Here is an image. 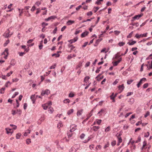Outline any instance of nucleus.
<instances>
[{
	"label": "nucleus",
	"instance_id": "nucleus-14",
	"mask_svg": "<svg viewBox=\"0 0 152 152\" xmlns=\"http://www.w3.org/2000/svg\"><path fill=\"white\" fill-rule=\"evenodd\" d=\"M83 110L82 109L80 110H79L77 111V116H79L82 115L83 113Z\"/></svg>",
	"mask_w": 152,
	"mask_h": 152
},
{
	"label": "nucleus",
	"instance_id": "nucleus-31",
	"mask_svg": "<svg viewBox=\"0 0 152 152\" xmlns=\"http://www.w3.org/2000/svg\"><path fill=\"white\" fill-rule=\"evenodd\" d=\"M10 126L12 127V130L16 129L17 128V126L15 125L11 124L10 125Z\"/></svg>",
	"mask_w": 152,
	"mask_h": 152
},
{
	"label": "nucleus",
	"instance_id": "nucleus-5",
	"mask_svg": "<svg viewBox=\"0 0 152 152\" xmlns=\"http://www.w3.org/2000/svg\"><path fill=\"white\" fill-rule=\"evenodd\" d=\"M121 60L122 58H120L118 59L117 61L115 62H112V63L113 64V65L114 66H117L118 64V63L121 61Z\"/></svg>",
	"mask_w": 152,
	"mask_h": 152
},
{
	"label": "nucleus",
	"instance_id": "nucleus-8",
	"mask_svg": "<svg viewBox=\"0 0 152 152\" xmlns=\"http://www.w3.org/2000/svg\"><path fill=\"white\" fill-rule=\"evenodd\" d=\"M118 140L117 145L118 146L120 145V144L122 142V139H121V138L120 137V134H119L118 136Z\"/></svg>",
	"mask_w": 152,
	"mask_h": 152
},
{
	"label": "nucleus",
	"instance_id": "nucleus-32",
	"mask_svg": "<svg viewBox=\"0 0 152 152\" xmlns=\"http://www.w3.org/2000/svg\"><path fill=\"white\" fill-rule=\"evenodd\" d=\"M42 42L43 40H42L40 43V45L39 46V48L40 50H41L42 49L43 47Z\"/></svg>",
	"mask_w": 152,
	"mask_h": 152
},
{
	"label": "nucleus",
	"instance_id": "nucleus-1",
	"mask_svg": "<svg viewBox=\"0 0 152 152\" xmlns=\"http://www.w3.org/2000/svg\"><path fill=\"white\" fill-rule=\"evenodd\" d=\"M8 55V49L7 48L5 49L4 51L2 53V55H4L3 58L5 59H7Z\"/></svg>",
	"mask_w": 152,
	"mask_h": 152
},
{
	"label": "nucleus",
	"instance_id": "nucleus-26",
	"mask_svg": "<svg viewBox=\"0 0 152 152\" xmlns=\"http://www.w3.org/2000/svg\"><path fill=\"white\" fill-rule=\"evenodd\" d=\"M21 136V134L20 133H18L16 135V138L17 139H19Z\"/></svg>",
	"mask_w": 152,
	"mask_h": 152
},
{
	"label": "nucleus",
	"instance_id": "nucleus-29",
	"mask_svg": "<svg viewBox=\"0 0 152 152\" xmlns=\"http://www.w3.org/2000/svg\"><path fill=\"white\" fill-rule=\"evenodd\" d=\"M73 111L74 110L73 109H70L68 111L67 113L68 115H70L73 112Z\"/></svg>",
	"mask_w": 152,
	"mask_h": 152
},
{
	"label": "nucleus",
	"instance_id": "nucleus-13",
	"mask_svg": "<svg viewBox=\"0 0 152 152\" xmlns=\"http://www.w3.org/2000/svg\"><path fill=\"white\" fill-rule=\"evenodd\" d=\"M74 23L75 21L74 20H69L67 22L66 24L67 25L69 26L72 25Z\"/></svg>",
	"mask_w": 152,
	"mask_h": 152
},
{
	"label": "nucleus",
	"instance_id": "nucleus-40",
	"mask_svg": "<svg viewBox=\"0 0 152 152\" xmlns=\"http://www.w3.org/2000/svg\"><path fill=\"white\" fill-rule=\"evenodd\" d=\"M10 42V41H9V40H7L6 41V42H5V43H4V47H5Z\"/></svg>",
	"mask_w": 152,
	"mask_h": 152
},
{
	"label": "nucleus",
	"instance_id": "nucleus-19",
	"mask_svg": "<svg viewBox=\"0 0 152 152\" xmlns=\"http://www.w3.org/2000/svg\"><path fill=\"white\" fill-rule=\"evenodd\" d=\"M47 105L48 104H47L45 103V104H42V106L44 110H46L47 109V108L48 107V105Z\"/></svg>",
	"mask_w": 152,
	"mask_h": 152
},
{
	"label": "nucleus",
	"instance_id": "nucleus-21",
	"mask_svg": "<svg viewBox=\"0 0 152 152\" xmlns=\"http://www.w3.org/2000/svg\"><path fill=\"white\" fill-rule=\"evenodd\" d=\"M120 56V55L118 53H117L115 54V57H113V59L114 60H115V59H118V58H119Z\"/></svg>",
	"mask_w": 152,
	"mask_h": 152
},
{
	"label": "nucleus",
	"instance_id": "nucleus-35",
	"mask_svg": "<svg viewBox=\"0 0 152 152\" xmlns=\"http://www.w3.org/2000/svg\"><path fill=\"white\" fill-rule=\"evenodd\" d=\"M125 44L124 42H120L118 43V45L120 47L123 46Z\"/></svg>",
	"mask_w": 152,
	"mask_h": 152
},
{
	"label": "nucleus",
	"instance_id": "nucleus-28",
	"mask_svg": "<svg viewBox=\"0 0 152 152\" xmlns=\"http://www.w3.org/2000/svg\"><path fill=\"white\" fill-rule=\"evenodd\" d=\"M70 100L69 99H66L63 101V102L64 103H69L70 102Z\"/></svg>",
	"mask_w": 152,
	"mask_h": 152
},
{
	"label": "nucleus",
	"instance_id": "nucleus-33",
	"mask_svg": "<svg viewBox=\"0 0 152 152\" xmlns=\"http://www.w3.org/2000/svg\"><path fill=\"white\" fill-rule=\"evenodd\" d=\"M11 84V83H10L9 81H8L6 83L5 86L6 87H7L9 86Z\"/></svg>",
	"mask_w": 152,
	"mask_h": 152
},
{
	"label": "nucleus",
	"instance_id": "nucleus-2",
	"mask_svg": "<svg viewBox=\"0 0 152 152\" xmlns=\"http://www.w3.org/2000/svg\"><path fill=\"white\" fill-rule=\"evenodd\" d=\"M146 80V79L145 78H142L140 80L139 82L137 84L138 88H139L142 83Z\"/></svg>",
	"mask_w": 152,
	"mask_h": 152
},
{
	"label": "nucleus",
	"instance_id": "nucleus-22",
	"mask_svg": "<svg viewBox=\"0 0 152 152\" xmlns=\"http://www.w3.org/2000/svg\"><path fill=\"white\" fill-rule=\"evenodd\" d=\"M5 130L6 131L7 133V134H8L10 133L11 131L12 130V129H10L8 128H7L5 129Z\"/></svg>",
	"mask_w": 152,
	"mask_h": 152
},
{
	"label": "nucleus",
	"instance_id": "nucleus-9",
	"mask_svg": "<svg viewBox=\"0 0 152 152\" xmlns=\"http://www.w3.org/2000/svg\"><path fill=\"white\" fill-rule=\"evenodd\" d=\"M88 33H89L88 31H85L81 34V37L82 38L85 37L88 34Z\"/></svg>",
	"mask_w": 152,
	"mask_h": 152
},
{
	"label": "nucleus",
	"instance_id": "nucleus-45",
	"mask_svg": "<svg viewBox=\"0 0 152 152\" xmlns=\"http://www.w3.org/2000/svg\"><path fill=\"white\" fill-rule=\"evenodd\" d=\"M48 25V23H45L44 22L42 23V26L43 27L45 28V27Z\"/></svg>",
	"mask_w": 152,
	"mask_h": 152
},
{
	"label": "nucleus",
	"instance_id": "nucleus-46",
	"mask_svg": "<svg viewBox=\"0 0 152 152\" xmlns=\"http://www.w3.org/2000/svg\"><path fill=\"white\" fill-rule=\"evenodd\" d=\"M23 9H22L21 10V11H20V12H19V17H20L21 16H22V14L23 13Z\"/></svg>",
	"mask_w": 152,
	"mask_h": 152
},
{
	"label": "nucleus",
	"instance_id": "nucleus-37",
	"mask_svg": "<svg viewBox=\"0 0 152 152\" xmlns=\"http://www.w3.org/2000/svg\"><path fill=\"white\" fill-rule=\"evenodd\" d=\"M15 64L13 63V64H12V63L10 64V66H9L7 69H6V70H8L12 66V65L14 66L15 65Z\"/></svg>",
	"mask_w": 152,
	"mask_h": 152
},
{
	"label": "nucleus",
	"instance_id": "nucleus-59",
	"mask_svg": "<svg viewBox=\"0 0 152 152\" xmlns=\"http://www.w3.org/2000/svg\"><path fill=\"white\" fill-rule=\"evenodd\" d=\"M5 90V88H1V93H4V91Z\"/></svg>",
	"mask_w": 152,
	"mask_h": 152
},
{
	"label": "nucleus",
	"instance_id": "nucleus-4",
	"mask_svg": "<svg viewBox=\"0 0 152 152\" xmlns=\"http://www.w3.org/2000/svg\"><path fill=\"white\" fill-rule=\"evenodd\" d=\"M147 33H146L143 34L139 35L137 34H136L135 37L137 39H139L141 37H146L147 36Z\"/></svg>",
	"mask_w": 152,
	"mask_h": 152
},
{
	"label": "nucleus",
	"instance_id": "nucleus-52",
	"mask_svg": "<svg viewBox=\"0 0 152 152\" xmlns=\"http://www.w3.org/2000/svg\"><path fill=\"white\" fill-rule=\"evenodd\" d=\"M85 136V134H84L83 133L80 135V137L81 139H83V138H84V137Z\"/></svg>",
	"mask_w": 152,
	"mask_h": 152
},
{
	"label": "nucleus",
	"instance_id": "nucleus-48",
	"mask_svg": "<svg viewBox=\"0 0 152 152\" xmlns=\"http://www.w3.org/2000/svg\"><path fill=\"white\" fill-rule=\"evenodd\" d=\"M133 80H128L127 81V83L128 84H130L133 82Z\"/></svg>",
	"mask_w": 152,
	"mask_h": 152
},
{
	"label": "nucleus",
	"instance_id": "nucleus-58",
	"mask_svg": "<svg viewBox=\"0 0 152 152\" xmlns=\"http://www.w3.org/2000/svg\"><path fill=\"white\" fill-rule=\"evenodd\" d=\"M149 115H150V112L149 111H148V112H147V113H146L145 115V118H146Z\"/></svg>",
	"mask_w": 152,
	"mask_h": 152
},
{
	"label": "nucleus",
	"instance_id": "nucleus-34",
	"mask_svg": "<svg viewBox=\"0 0 152 152\" xmlns=\"http://www.w3.org/2000/svg\"><path fill=\"white\" fill-rule=\"evenodd\" d=\"M90 77L89 76H86L85 77L84 80V82H86V81H88L89 79H90Z\"/></svg>",
	"mask_w": 152,
	"mask_h": 152
},
{
	"label": "nucleus",
	"instance_id": "nucleus-39",
	"mask_svg": "<svg viewBox=\"0 0 152 152\" xmlns=\"http://www.w3.org/2000/svg\"><path fill=\"white\" fill-rule=\"evenodd\" d=\"M106 48H104L102 49L101 51V53H103L104 52L105 53H106L108 51H106Z\"/></svg>",
	"mask_w": 152,
	"mask_h": 152
},
{
	"label": "nucleus",
	"instance_id": "nucleus-11",
	"mask_svg": "<svg viewBox=\"0 0 152 152\" xmlns=\"http://www.w3.org/2000/svg\"><path fill=\"white\" fill-rule=\"evenodd\" d=\"M10 32L9 31V30H8L4 34L3 36H4L5 37H9L10 35L9 34V33Z\"/></svg>",
	"mask_w": 152,
	"mask_h": 152
},
{
	"label": "nucleus",
	"instance_id": "nucleus-10",
	"mask_svg": "<svg viewBox=\"0 0 152 152\" xmlns=\"http://www.w3.org/2000/svg\"><path fill=\"white\" fill-rule=\"evenodd\" d=\"M116 97V95L114 96V93H113L112 94V95L110 96V99H111L113 100V102H114L115 101V98Z\"/></svg>",
	"mask_w": 152,
	"mask_h": 152
},
{
	"label": "nucleus",
	"instance_id": "nucleus-49",
	"mask_svg": "<svg viewBox=\"0 0 152 152\" xmlns=\"http://www.w3.org/2000/svg\"><path fill=\"white\" fill-rule=\"evenodd\" d=\"M133 32L132 31V32H131L130 34L127 36V38H130L132 36V35L133 34Z\"/></svg>",
	"mask_w": 152,
	"mask_h": 152
},
{
	"label": "nucleus",
	"instance_id": "nucleus-38",
	"mask_svg": "<svg viewBox=\"0 0 152 152\" xmlns=\"http://www.w3.org/2000/svg\"><path fill=\"white\" fill-rule=\"evenodd\" d=\"M103 0H97V1L96 2V4L98 5L101 4V1H102Z\"/></svg>",
	"mask_w": 152,
	"mask_h": 152
},
{
	"label": "nucleus",
	"instance_id": "nucleus-17",
	"mask_svg": "<svg viewBox=\"0 0 152 152\" xmlns=\"http://www.w3.org/2000/svg\"><path fill=\"white\" fill-rule=\"evenodd\" d=\"M124 85L122 84L120 85L118 87V88L120 90H121V92L124 89Z\"/></svg>",
	"mask_w": 152,
	"mask_h": 152
},
{
	"label": "nucleus",
	"instance_id": "nucleus-16",
	"mask_svg": "<svg viewBox=\"0 0 152 152\" xmlns=\"http://www.w3.org/2000/svg\"><path fill=\"white\" fill-rule=\"evenodd\" d=\"M147 66L148 68V69L149 70L150 69H152V61H151V63L150 64H149V65L148 64L145 65Z\"/></svg>",
	"mask_w": 152,
	"mask_h": 152
},
{
	"label": "nucleus",
	"instance_id": "nucleus-42",
	"mask_svg": "<svg viewBox=\"0 0 152 152\" xmlns=\"http://www.w3.org/2000/svg\"><path fill=\"white\" fill-rule=\"evenodd\" d=\"M26 143L27 144H29L31 142V140L30 139H27L26 140Z\"/></svg>",
	"mask_w": 152,
	"mask_h": 152
},
{
	"label": "nucleus",
	"instance_id": "nucleus-43",
	"mask_svg": "<svg viewBox=\"0 0 152 152\" xmlns=\"http://www.w3.org/2000/svg\"><path fill=\"white\" fill-rule=\"evenodd\" d=\"M68 47L69 48H71V50H73L75 48V47L73 46V45H69Z\"/></svg>",
	"mask_w": 152,
	"mask_h": 152
},
{
	"label": "nucleus",
	"instance_id": "nucleus-60",
	"mask_svg": "<svg viewBox=\"0 0 152 152\" xmlns=\"http://www.w3.org/2000/svg\"><path fill=\"white\" fill-rule=\"evenodd\" d=\"M115 34L116 35H118L120 33V31H114Z\"/></svg>",
	"mask_w": 152,
	"mask_h": 152
},
{
	"label": "nucleus",
	"instance_id": "nucleus-57",
	"mask_svg": "<svg viewBox=\"0 0 152 152\" xmlns=\"http://www.w3.org/2000/svg\"><path fill=\"white\" fill-rule=\"evenodd\" d=\"M18 80V79L17 78L12 79L13 82H17Z\"/></svg>",
	"mask_w": 152,
	"mask_h": 152
},
{
	"label": "nucleus",
	"instance_id": "nucleus-36",
	"mask_svg": "<svg viewBox=\"0 0 152 152\" xmlns=\"http://www.w3.org/2000/svg\"><path fill=\"white\" fill-rule=\"evenodd\" d=\"M19 93L18 92H16L15 93L12 95V98H15L16 96L18 95V94Z\"/></svg>",
	"mask_w": 152,
	"mask_h": 152
},
{
	"label": "nucleus",
	"instance_id": "nucleus-6",
	"mask_svg": "<svg viewBox=\"0 0 152 152\" xmlns=\"http://www.w3.org/2000/svg\"><path fill=\"white\" fill-rule=\"evenodd\" d=\"M36 98V97H35V94L32 95L31 96L30 99H31L32 101V103L33 104H34L35 103Z\"/></svg>",
	"mask_w": 152,
	"mask_h": 152
},
{
	"label": "nucleus",
	"instance_id": "nucleus-25",
	"mask_svg": "<svg viewBox=\"0 0 152 152\" xmlns=\"http://www.w3.org/2000/svg\"><path fill=\"white\" fill-rule=\"evenodd\" d=\"M136 42H137L136 41H133L131 42H128L127 44H129V45H133L134 44H135V43H136Z\"/></svg>",
	"mask_w": 152,
	"mask_h": 152
},
{
	"label": "nucleus",
	"instance_id": "nucleus-53",
	"mask_svg": "<svg viewBox=\"0 0 152 152\" xmlns=\"http://www.w3.org/2000/svg\"><path fill=\"white\" fill-rule=\"evenodd\" d=\"M102 40V38H99V39H97L96 41V43L98 44Z\"/></svg>",
	"mask_w": 152,
	"mask_h": 152
},
{
	"label": "nucleus",
	"instance_id": "nucleus-20",
	"mask_svg": "<svg viewBox=\"0 0 152 152\" xmlns=\"http://www.w3.org/2000/svg\"><path fill=\"white\" fill-rule=\"evenodd\" d=\"M70 128L71 129L70 130V131L71 132H72L74 131L76 129V126H74L73 127H72V126H70Z\"/></svg>",
	"mask_w": 152,
	"mask_h": 152
},
{
	"label": "nucleus",
	"instance_id": "nucleus-50",
	"mask_svg": "<svg viewBox=\"0 0 152 152\" xmlns=\"http://www.w3.org/2000/svg\"><path fill=\"white\" fill-rule=\"evenodd\" d=\"M45 117L44 116H42L41 117L40 119V120H41V121L42 122H43L45 120Z\"/></svg>",
	"mask_w": 152,
	"mask_h": 152
},
{
	"label": "nucleus",
	"instance_id": "nucleus-54",
	"mask_svg": "<svg viewBox=\"0 0 152 152\" xmlns=\"http://www.w3.org/2000/svg\"><path fill=\"white\" fill-rule=\"evenodd\" d=\"M116 144V142L115 141H113L111 142V145L113 146H114Z\"/></svg>",
	"mask_w": 152,
	"mask_h": 152
},
{
	"label": "nucleus",
	"instance_id": "nucleus-18",
	"mask_svg": "<svg viewBox=\"0 0 152 152\" xmlns=\"http://www.w3.org/2000/svg\"><path fill=\"white\" fill-rule=\"evenodd\" d=\"M31 131L28 129L27 130L26 132L24 134V136H27L28 134H30V133Z\"/></svg>",
	"mask_w": 152,
	"mask_h": 152
},
{
	"label": "nucleus",
	"instance_id": "nucleus-24",
	"mask_svg": "<svg viewBox=\"0 0 152 152\" xmlns=\"http://www.w3.org/2000/svg\"><path fill=\"white\" fill-rule=\"evenodd\" d=\"M93 110H92L91 112L87 115V118H89L92 115Z\"/></svg>",
	"mask_w": 152,
	"mask_h": 152
},
{
	"label": "nucleus",
	"instance_id": "nucleus-27",
	"mask_svg": "<svg viewBox=\"0 0 152 152\" xmlns=\"http://www.w3.org/2000/svg\"><path fill=\"white\" fill-rule=\"evenodd\" d=\"M110 130V126H108L105 130V131L106 132H109Z\"/></svg>",
	"mask_w": 152,
	"mask_h": 152
},
{
	"label": "nucleus",
	"instance_id": "nucleus-30",
	"mask_svg": "<svg viewBox=\"0 0 152 152\" xmlns=\"http://www.w3.org/2000/svg\"><path fill=\"white\" fill-rule=\"evenodd\" d=\"M96 121L98 124L100 125L102 122V120L101 119H96Z\"/></svg>",
	"mask_w": 152,
	"mask_h": 152
},
{
	"label": "nucleus",
	"instance_id": "nucleus-7",
	"mask_svg": "<svg viewBox=\"0 0 152 152\" xmlns=\"http://www.w3.org/2000/svg\"><path fill=\"white\" fill-rule=\"evenodd\" d=\"M99 128L100 127L99 126H93L91 129L94 131L96 132L97 131Z\"/></svg>",
	"mask_w": 152,
	"mask_h": 152
},
{
	"label": "nucleus",
	"instance_id": "nucleus-63",
	"mask_svg": "<svg viewBox=\"0 0 152 152\" xmlns=\"http://www.w3.org/2000/svg\"><path fill=\"white\" fill-rule=\"evenodd\" d=\"M52 56L53 57L54 56H56V57H58L59 56V55L58 54H57L56 53H54V54H53L52 55Z\"/></svg>",
	"mask_w": 152,
	"mask_h": 152
},
{
	"label": "nucleus",
	"instance_id": "nucleus-23",
	"mask_svg": "<svg viewBox=\"0 0 152 152\" xmlns=\"http://www.w3.org/2000/svg\"><path fill=\"white\" fill-rule=\"evenodd\" d=\"M48 111L50 113H52L53 111V108L51 107H49L48 109Z\"/></svg>",
	"mask_w": 152,
	"mask_h": 152
},
{
	"label": "nucleus",
	"instance_id": "nucleus-51",
	"mask_svg": "<svg viewBox=\"0 0 152 152\" xmlns=\"http://www.w3.org/2000/svg\"><path fill=\"white\" fill-rule=\"evenodd\" d=\"M148 86V84L147 83H146L145 84H144V85L143 86V88H147Z\"/></svg>",
	"mask_w": 152,
	"mask_h": 152
},
{
	"label": "nucleus",
	"instance_id": "nucleus-3",
	"mask_svg": "<svg viewBox=\"0 0 152 152\" xmlns=\"http://www.w3.org/2000/svg\"><path fill=\"white\" fill-rule=\"evenodd\" d=\"M50 91L49 90L46 89L45 91H42L41 95L42 96H44L45 94L48 95L50 93Z\"/></svg>",
	"mask_w": 152,
	"mask_h": 152
},
{
	"label": "nucleus",
	"instance_id": "nucleus-61",
	"mask_svg": "<svg viewBox=\"0 0 152 152\" xmlns=\"http://www.w3.org/2000/svg\"><path fill=\"white\" fill-rule=\"evenodd\" d=\"M90 64V62H87L86 64V65H85V67H88V66Z\"/></svg>",
	"mask_w": 152,
	"mask_h": 152
},
{
	"label": "nucleus",
	"instance_id": "nucleus-56",
	"mask_svg": "<svg viewBox=\"0 0 152 152\" xmlns=\"http://www.w3.org/2000/svg\"><path fill=\"white\" fill-rule=\"evenodd\" d=\"M134 20H132V21H134L135 19H138L139 18H138V16L137 15H135L133 18Z\"/></svg>",
	"mask_w": 152,
	"mask_h": 152
},
{
	"label": "nucleus",
	"instance_id": "nucleus-55",
	"mask_svg": "<svg viewBox=\"0 0 152 152\" xmlns=\"http://www.w3.org/2000/svg\"><path fill=\"white\" fill-rule=\"evenodd\" d=\"M133 94V92H128L127 93V94L126 95V96H130V95H132Z\"/></svg>",
	"mask_w": 152,
	"mask_h": 152
},
{
	"label": "nucleus",
	"instance_id": "nucleus-47",
	"mask_svg": "<svg viewBox=\"0 0 152 152\" xmlns=\"http://www.w3.org/2000/svg\"><path fill=\"white\" fill-rule=\"evenodd\" d=\"M82 65V62L81 61L79 62L78 65L77 66V68H79Z\"/></svg>",
	"mask_w": 152,
	"mask_h": 152
},
{
	"label": "nucleus",
	"instance_id": "nucleus-62",
	"mask_svg": "<svg viewBox=\"0 0 152 152\" xmlns=\"http://www.w3.org/2000/svg\"><path fill=\"white\" fill-rule=\"evenodd\" d=\"M101 148V146L100 145H98L96 147V149L98 150V149H100Z\"/></svg>",
	"mask_w": 152,
	"mask_h": 152
},
{
	"label": "nucleus",
	"instance_id": "nucleus-12",
	"mask_svg": "<svg viewBox=\"0 0 152 152\" xmlns=\"http://www.w3.org/2000/svg\"><path fill=\"white\" fill-rule=\"evenodd\" d=\"M143 146L142 148V149H145L147 147L146 146H147V142L146 141H144L143 143Z\"/></svg>",
	"mask_w": 152,
	"mask_h": 152
},
{
	"label": "nucleus",
	"instance_id": "nucleus-15",
	"mask_svg": "<svg viewBox=\"0 0 152 152\" xmlns=\"http://www.w3.org/2000/svg\"><path fill=\"white\" fill-rule=\"evenodd\" d=\"M105 113V111L104 110L101 109L98 113V114H99V115L100 116L102 114L104 113Z\"/></svg>",
	"mask_w": 152,
	"mask_h": 152
},
{
	"label": "nucleus",
	"instance_id": "nucleus-64",
	"mask_svg": "<svg viewBox=\"0 0 152 152\" xmlns=\"http://www.w3.org/2000/svg\"><path fill=\"white\" fill-rule=\"evenodd\" d=\"M66 26H64L61 29V31H63L66 28Z\"/></svg>",
	"mask_w": 152,
	"mask_h": 152
},
{
	"label": "nucleus",
	"instance_id": "nucleus-41",
	"mask_svg": "<svg viewBox=\"0 0 152 152\" xmlns=\"http://www.w3.org/2000/svg\"><path fill=\"white\" fill-rule=\"evenodd\" d=\"M74 96V94L72 92L70 93L69 94V96L70 97H72Z\"/></svg>",
	"mask_w": 152,
	"mask_h": 152
},
{
	"label": "nucleus",
	"instance_id": "nucleus-44",
	"mask_svg": "<svg viewBox=\"0 0 152 152\" xmlns=\"http://www.w3.org/2000/svg\"><path fill=\"white\" fill-rule=\"evenodd\" d=\"M92 138H93V137H92V135H91L90 136H89L88 137V139L87 141H86L84 142L85 143H86V142H88L90 139H91Z\"/></svg>",
	"mask_w": 152,
	"mask_h": 152
}]
</instances>
